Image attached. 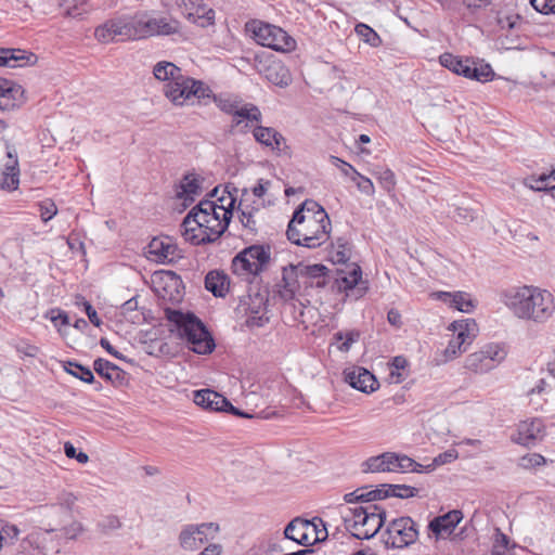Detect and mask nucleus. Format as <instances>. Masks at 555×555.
Returning <instances> with one entry per match:
<instances>
[{"mask_svg": "<svg viewBox=\"0 0 555 555\" xmlns=\"http://www.w3.org/2000/svg\"><path fill=\"white\" fill-rule=\"evenodd\" d=\"M459 454H457V451L454 450V449H450L443 453H440L439 455H437L434 460H433V463L428 464L427 466H425V469L427 472H430L433 470L436 466H440V465H444L447 463H451L453 461H455L457 459Z\"/></svg>", "mask_w": 555, "mask_h": 555, "instance_id": "51", "label": "nucleus"}, {"mask_svg": "<svg viewBox=\"0 0 555 555\" xmlns=\"http://www.w3.org/2000/svg\"><path fill=\"white\" fill-rule=\"evenodd\" d=\"M269 147L278 152L280 155L291 154V149L286 144V139L278 131L275 132V138L272 139L271 145Z\"/></svg>", "mask_w": 555, "mask_h": 555, "instance_id": "58", "label": "nucleus"}, {"mask_svg": "<svg viewBox=\"0 0 555 555\" xmlns=\"http://www.w3.org/2000/svg\"><path fill=\"white\" fill-rule=\"evenodd\" d=\"M376 178L386 191H391L396 185L395 173L388 168L376 172Z\"/></svg>", "mask_w": 555, "mask_h": 555, "instance_id": "55", "label": "nucleus"}, {"mask_svg": "<svg viewBox=\"0 0 555 555\" xmlns=\"http://www.w3.org/2000/svg\"><path fill=\"white\" fill-rule=\"evenodd\" d=\"M498 23L503 30H513L519 27L521 18L518 14H499Z\"/></svg>", "mask_w": 555, "mask_h": 555, "instance_id": "52", "label": "nucleus"}, {"mask_svg": "<svg viewBox=\"0 0 555 555\" xmlns=\"http://www.w3.org/2000/svg\"><path fill=\"white\" fill-rule=\"evenodd\" d=\"M229 276L223 271H209L205 278V288L216 297H224L229 292Z\"/></svg>", "mask_w": 555, "mask_h": 555, "instance_id": "28", "label": "nucleus"}, {"mask_svg": "<svg viewBox=\"0 0 555 555\" xmlns=\"http://www.w3.org/2000/svg\"><path fill=\"white\" fill-rule=\"evenodd\" d=\"M331 259L334 263H346L351 257V246L349 242L339 237L332 244L330 251Z\"/></svg>", "mask_w": 555, "mask_h": 555, "instance_id": "37", "label": "nucleus"}, {"mask_svg": "<svg viewBox=\"0 0 555 555\" xmlns=\"http://www.w3.org/2000/svg\"><path fill=\"white\" fill-rule=\"evenodd\" d=\"M247 28L257 43L275 51H291L296 46L295 40L278 26L254 21L247 25Z\"/></svg>", "mask_w": 555, "mask_h": 555, "instance_id": "10", "label": "nucleus"}, {"mask_svg": "<svg viewBox=\"0 0 555 555\" xmlns=\"http://www.w3.org/2000/svg\"><path fill=\"white\" fill-rule=\"evenodd\" d=\"M522 184L535 192L550 191V185L547 182H542L539 180V177H528L522 180Z\"/></svg>", "mask_w": 555, "mask_h": 555, "instance_id": "62", "label": "nucleus"}, {"mask_svg": "<svg viewBox=\"0 0 555 555\" xmlns=\"http://www.w3.org/2000/svg\"><path fill=\"white\" fill-rule=\"evenodd\" d=\"M76 306L81 308L89 321L96 327H99L101 324H102V321L101 319L98 317V313H96V310L93 308V306L88 301L86 300L82 296H78L76 298Z\"/></svg>", "mask_w": 555, "mask_h": 555, "instance_id": "48", "label": "nucleus"}, {"mask_svg": "<svg viewBox=\"0 0 555 555\" xmlns=\"http://www.w3.org/2000/svg\"><path fill=\"white\" fill-rule=\"evenodd\" d=\"M545 464V459L541 454H527L520 459V466L524 468H532Z\"/></svg>", "mask_w": 555, "mask_h": 555, "instance_id": "59", "label": "nucleus"}, {"mask_svg": "<svg viewBox=\"0 0 555 555\" xmlns=\"http://www.w3.org/2000/svg\"><path fill=\"white\" fill-rule=\"evenodd\" d=\"M439 62L454 74L479 82L491 81L494 77V72L489 64L476 63L469 59H462L451 53L441 54Z\"/></svg>", "mask_w": 555, "mask_h": 555, "instance_id": "7", "label": "nucleus"}, {"mask_svg": "<svg viewBox=\"0 0 555 555\" xmlns=\"http://www.w3.org/2000/svg\"><path fill=\"white\" fill-rule=\"evenodd\" d=\"M193 401L198 406L211 411L227 410L229 404V400L225 397L211 389L194 391Z\"/></svg>", "mask_w": 555, "mask_h": 555, "instance_id": "26", "label": "nucleus"}, {"mask_svg": "<svg viewBox=\"0 0 555 555\" xmlns=\"http://www.w3.org/2000/svg\"><path fill=\"white\" fill-rule=\"evenodd\" d=\"M385 492L388 493L389 496H396L400 499H409L417 495L418 489L405 486V485H384Z\"/></svg>", "mask_w": 555, "mask_h": 555, "instance_id": "42", "label": "nucleus"}, {"mask_svg": "<svg viewBox=\"0 0 555 555\" xmlns=\"http://www.w3.org/2000/svg\"><path fill=\"white\" fill-rule=\"evenodd\" d=\"M425 468L423 465L415 462L413 459L406 455L398 454V470L401 472H422Z\"/></svg>", "mask_w": 555, "mask_h": 555, "instance_id": "54", "label": "nucleus"}, {"mask_svg": "<svg viewBox=\"0 0 555 555\" xmlns=\"http://www.w3.org/2000/svg\"><path fill=\"white\" fill-rule=\"evenodd\" d=\"M465 350L462 348V346L457 343L455 337L453 336L452 339H450L448 346L443 350V359L442 362L451 361L457 357H460L462 353H464Z\"/></svg>", "mask_w": 555, "mask_h": 555, "instance_id": "53", "label": "nucleus"}, {"mask_svg": "<svg viewBox=\"0 0 555 555\" xmlns=\"http://www.w3.org/2000/svg\"><path fill=\"white\" fill-rule=\"evenodd\" d=\"M93 370L102 378L111 382L118 380L125 375V372L119 366L103 358L94 360Z\"/></svg>", "mask_w": 555, "mask_h": 555, "instance_id": "32", "label": "nucleus"}, {"mask_svg": "<svg viewBox=\"0 0 555 555\" xmlns=\"http://www.w3.org/2000/svg\"><path fill=\"white\" fill-rule=\"evenodd\" d=\"M452 218L460 223H467L475 219L474 210L465 207H456Z\"/></svg>", "mask_w": 555, "mask_h": 555, "instance_id": "63", "label": "nucleus"}, {"mask_svg": "<svg viewBox=\"0 0 555 555\" xmlns=\"http://www.w3.org/2000/svg\"><path fill=\"white\" fill-rule=\"evenodd\" d=\"M270 260L269 248L261 245H253L240 254H237L232 260L233 273L248 278L249 275H256L261 272Z\"/></svg>", "mask_w": 555, "mask_h": 555, "instance_id": "9", "label": "nucleus"}, {"mask_svg": "<svg viewBox=\"0 0 555 555\" xmlns=\"http://www.w3.org/2000/svg\"><path fill=\"white\" fill-rule=\"evenodd\" d=\"M210 87L203 80L181 74L175 82L164 85L166 98L176 106H207Z\"/></svg>", "mask_w": 555, "mask_h": 555, "instance_id": "6", "label": "nucleus"}, {"mask_svg": "<svg viewBox=\"0 0 555 555\" xmlns=\"http://www.w3.org/2000/svg\"><path fill=\"white\" fill-rule=\"evenodd\" d=\"M544 436V424L540 418L520 422L513 441L526 447L534 446Z\"/></svg>", "mask_w": 555, "mask_h": 555, "instance_id": "21", "label": "nucleus"}, {"mask_svg": "<svg viewBox=\"0 0 555 555\" xmlns=\"http://www.w3.org/2000/svg\"><path fill=\"white\" fill-rule=\"evenodd\" d=\"M179 189L177 192L178 197L183 198L185 202H193L201 192V181L195 175H186L182 179Z\"/></svg>", "mask_w": 555, "mask_h": 555, "instance_id": "33", "label": "nucleus"}, {"mask_svg": "<svg viewBox=\"0 0 555 555\" xmlns=\"http://www.w3.org/2000/svg\"><path fill=\"white\" fill-rule=\"evenodd\" d=\"M4 56L8 59L5 67H22L24 65L36 64L38 57L31 52H27L22 49H4Z\"/></svg>", "mask_w": 555, "mask_h": 555, "instance_id": "31", "label": "nucleus"}, {"mask_svg": "<svg viewBox=\"0 0 555 555\" xmlns=\"http://www.w3.org/2000/svg\"><path fill=\"white\" fill-rule=\"evenodd\" d=\"M363 473H384L387 472L385 459L383 454L377 456H371L362 464Z\"/></svg>", "mask_w": 555, "mask_h": 555, "instance_id": "47", "label": "nucleus"}, {"mask_svg": "<svg viewBox=\"0 0 555 555\" xmlns=\"http://www.w3.org/2000/svg\"><path fill=\"white\" fill-rule=\"evenodd\" d=\"M433 296L464 313H470L476 308V301L465 292H437Z\"/></svg>", "mask_w": 555, "mask_h": 555, "instance_id": "24", "label": "nucleus"}, {"mask_svg": "<svg viewBox=\"0 0 555 555\" xmlns=\"http://www.w3.org/2000/svg\"><path fill=\"white\" fill-rule=\"evenodd\" d=\"M64 453L68 459H75L80 464H86L89 461V456L83 451H77L72 442L64 443Z\"/></svg>", "mask_w": 555, "mask_h": 555, "instance_id": "56", "label": "nucleus"}, {"mask_svg": "<svg viewBox=\"0 0 555 555\" xmlns=\"http://www.w3.org/2000/svg\"><path fill=\"white\" fill-rule=\"evenodd\" d=\"M114 23L113 34L116 35V40H135L139 34V20L137 13L133 15L122 14L112 18Z\"/></svg>", "mask_w": 555, "mask_h": 555, "instance_id": "23", "label": "nucleus"}, {"mask_svg": "<svg viewBox=\"0 0 555 555\" xmlns=\"http://www.w3.org/2000/svg\"><path fill=\"white\" fill-rule=\"evenodd\" d=\"M165 314L171 324L170 332L183 340L193 352L208 354L214 351L216 345L212 336L194 313L165 308Z\"/></svg>", "mask_w": 555, "mask_h": 555, "instance_id": "4", "label": "nucleus"}, {"mask_svg": "<svg viewBox=\"0 0 555 555\" xmlns=\"http://www.w3.org/2000/svg\"><path fill=\"white\" fill-rule=\"evenodd\" d=\"M8 162L4 169L0 172V190L15 191L20 185V165L17 152L14 145L5 141Z\"/></svg>", "mask_w": 555, "mask_h": 555, "instance_id": "17", "label": "nucleus"}, {"mask_svg": "<svg viewBox=\"0 0 555 555\" xmlns=\"http://www.w3.org/2000/svg\"><path fill=\"white\" fill-rule=\"evenodd\" d=\"M339 287L345 291L354 292L356 297H361L367 291L366 283L362 281V271L354 266L346 275L340 279Z\"/></svg>", "mask_w": 555, "mask_h": 555, "instance_id": "29", "label": "nucleus"}, {"mask_svg": "<svg viewBox=\"0 0 555 555\" xmlns=\"http://www.w3.org/2000/svg\"><path fill=\"white\" fill-rule=\"evenodd\" d=\"M238 218L242 224L250 231H256L259 219V209L241 202L238 205Z\"/></svg>", "mask_w": 555, "mask_h": 555, "instance_id": "39", "label": "nucleus"}, {"mask_svg": "<svg viewBox=\"0 0 555 555\" xmlns=\"http://www.w3.org/2000/svg\"><path fill=\"white\" fill-rule=\"evenodd\" d=\"M340 513L346 530L359 540L373 538L386 519V509L377 504L344 507Z\"/></svg>", "mask_w": 555, "mask_h": 555, "instance_id": "5", "label": "nucleus"}, {"mask_svg": "<svg viewBox=\"0 0 555 555\" xmlns=\"http://www.w3.org/2000/svg\"><path fill=\"white\" fill-rule=\"evenodd\" d=\"M141 351L153 357L173 354L169 344L162 338H151L150 341L141 340Z\"/></svg>", "mask_w": 555, "mask_h": 555, "instance_id": "35", "label": "nucleus"}, {"mask_svg": "<svg viewBox=\"0 0 555 555\" xmlns=\"http://www.w3.org/2000/svg\"><path fill=\"white\" fill-rule=\"evenodd\" d=\"M462 518L463 514L461 511H450L431 519L428 524V530L435 535L436 540L446 539L454 531Z\"/></svg>", "mask_w": 555, "mask_h": 555, "instance_id": "20", "label": "nucleus"}, {"mask_svg": "<svg viewBox=\"0 0 555 555\" xmlns=\"http://www.w3.org/2000/svg\"><path fill=\"white\" fill-rule=\"evenodd\" d=\"M359 337L360 333L357 331H349L347 333L337 332L334 335L336 341H341V344L337 346V349L343 352L349 351L352 344L357 341Z\"/></svg>", "mask_w": 555, "mask_h": 555, "instance_id": "45", "label": "nucleus"}, {"mask_svg": "<svg viewBox=\"0 0 555 555\" xmlns=\"http://www.w3.org/2000/svg\"><path fill=\"white\" fill-rule=\"evenodd\" d=\"M186 18L205 28L215 23V11L210 8H206V5H198L195 9V12L189 13L186 15Z\"/></svg>", "mask_w": 555, "mask_h": 555, "instance_id": "38", "label": "nucleus"}, {"mask_svg": "<svg viewBox=\"0 0 555 555\" xmlns=\"http://www.w3.org/2000/svg\"><path fill=\"white\" fill-rule=\"evenodd\" d=\"M358 490L360 495V503H369L370 505L373 501L388 498V493L384 490V485H380L373 490H369L366 487L358 488Z\"/></svg>", "mask_w": 555, "mask_h": 555, "instance_id": "44", "label": "nucleus"}, {"mask_svg": "<svg viewBox=\"0 0 555 555\" xmlns=\"http://www.w3.org/2000/svg\"><path fill=\"white\" fill-rule=\"evenodd\" d=\"M354 182L357 183V186L360 192H362L369 196H372L374 194L375 188H374V184L371 181V179H369L360 173V177H357V181H354Z\"/></svg>", "mask_w": 555, "mask_h": 555, "instance_id": "64", "label": "nucleus"}, {"mask_svg": "<svg viewBox=\"0 0 555 555\" xmlns=\"http://www.w3.org/2000/svg\"><path fill=\"white\" fill-rule=\"evenodd\" d=\"M502 302L515 318L535 324H544L555 314V296L548 289L534 285L505 291Z\"/></svg>", "mask_w": 555, "mask_h": 555, "instance_id": "3", "label": "nucleus"}, {"mask_svg": "<svg viewBox=\"0 0 555 555\" xmlns=\"http://www.w3.org/2000/svg\"><path fill=\"white\" fill-rule=\"evenodd\" d=\"M382 537L386 547L402 548L417 540V525L408 516L396 518L389 522Z\"/></svg>", "mask_w": 555, "mask_h": 555, "instance_id": "12", "label": "nucleus"}, {"mask_svg": "<svg viewBox=\"0 0 555 555\" xmlns=\"http://www.w3.org/2000/svg\"><path fill=\"white\" fill-rule=\"evenodd\" d=\"M39 207L40 217L43 222L50 221L57 214L56 205L51 201L40 203Z\"/></svg>", "mask_w": 555, "mask_h": 555, "instance_id": "60", "label": "nucleus"}, {"mask_svg": "<svg viewBox=\"0 0 555 555\" xmlns=\"http://www.w3.org/2000/svg\"><path fill=\"white\" fill-rule=\"evenodd\" d=\"M146 260L155 263H172L181 258V250L169 236H156L145 247Z\"/></svg>", "mask_w": 555, "mask_h": 555, "instance_id": "13", "label": "nucleus"}, {"mask_svg": "<svg viewBox=\"0 0 555 555\" xmlns=\"http://www.w3.org/2000/svg\"><path fill=\"white\" fill-rule=\"evenodd\" d=\"M114 23L113 20H108L104 24L98 26L94 30V37L101 42H108L116 39V35L113 34Z\"/></svg>", "mask_w": 555, "mask_h": 555, "instance_id": "49", "label": "nucleus"}, {"mask_svg": "<svg viewBox=\"0 0 555 555\" xmlns=\"http://www.w3.org/2000/svg\"><path fill=\"white\" fill-rule=\"evenodd\" d=\"M234 198L229 205H218L212 201H202L193 207L181 223V234L193 245H204L217 241L227 230L232 217Z\"/></svg>", "mask_w": 555, "mask_h": 555, "instance_id": "1", "label": "nucleus"}, {"mask_svg": "<svg viewBox=\"0 0 555 555\" xmlns=\"http://www.w3.org/2000/svg\"><path fill=\"white\" fill-rule=\"evenodd\" d=\"M449 328L454 332L455 339L465 351L472 345L478 331L477 323L474 319L454 321Z\"/></svg>", "mask_w": 555, "mask_h": 555, "instance_id": "25", "label": "nucleus"}, {"mask_svg": "<svg viewBox=\"0 0 555 555\" xmlns=\"http://www.w3.org/2000/svg\"><path fill=\"white\" fill-rule=\"evenodd\" d=\"M23 90L20 85L4 78H0V109H9L15 105L18 95Z\"/></svg>", "mask_w": 555, "mask_h": 555, "instance_id": "30", "label": "nucleus"}, {"mask_svg": "<svg viewBox=\"0 0 555 555\" xmlns=\"http://www.w3.org/2000/svg\"><path fill=\"white\" fill-rule=\"evenodd\" d=\"M356 33L362 38V40L369 43L371 47H378L382 43V39L378 34L365 24H358L356 26Z\"/></svg>", "mask_w": 555, "mask_h": 555, "instance_id": "43", "label": "nucleus"}, {"mask_svg": "<svg viewBox=\"0 0 555 555\" xmlns=\"http://www.w3.org/2000/svg\"><path fill=\"white\" fill-rule=\"evenodd\" d=\"M331 229L325 209L315 201L307 199L294 212L286 235L293 244L313 249L330 238Z\"/></svg>", "mask_w": 555, "mask_h": 555, "instance_id": "2", "label": "nucleus"}, {"mask_svg": "<svg viewBox=\"0 0 555 555\" xmlns=\"http://www.w3.org/2000/svg\"><path fill=\"white\" fill-rule=\"evenodd\" d=\"M63 369L66 373L73 375L76 378H79L85 383L91 384L94 382L93 372L88 366H85L76 361H65Z\"/></svg>", "mask_w": 555, "mask_h": 555, "instance_id": "40", "label": "nucleus"}, {"mask_svg": "<svg viewBox=\"0 0 555 555\" xmlns=\"http://www.w3.org/2000/svg\"><path fill=\"white\" fill-rule=\"evenodd\" d=\"M330 160L334 166L339 168L344 176L349 177L352 181H357V177H360V172H358L352 165L340 159L339 157L332 155Z\"/></svg>", "mask_w": 555, "mask_h": 555, "instance_id": "50", "label": "nucleus"}, {"mask_svg": "<svg viewBox=\"0 0 555 555\" xmlns=\"http://www.w3.org/2000/svg\"><path fill=\"white\" fill-rule=\"evenodd\" d=\"M275 132L276 130L274 128L262 126H257L253 130L255 140L268 147L271 145L272 139L275 138Z\"/></svg>", "mask_w": 555, "mask_h": 555, "instance_id": "46", "label": "nucleus"}, {"mask_svg": "<svg viewBox=\"0 0 555 555\" xmlns=\"http://www.w3.org/2000/svg\"><path fill=\"white\" fill-rule=\"evenodd\" d=\"M233 116L237 117V118L247 119L248 121H256V122H259L262 119V114H261L260 109L251 103L244 104V105L238 104Z\"/></svg>", "mask_w": 555, "mask_h": 555, "instance_id": "41", "label": "nucleus"}, {"mask_svg": "<svg viewBox=\"0 0 555 555\" xmlns=\"http://www.w3.org/2000/svg\"><path fill=\"white\" fill-rule=\"evenodd\" d=\"M211 102H214L221 112L229 115H234V112L238 103H241L236 98L230 95L215 94L210 89L207 105H209Z\"/></svg>", "mask_w": 555, "mask_h": 555, "instance_id": "36", "label": "nucleus"}, {"mask_svg": "<svg viewBox=\"0 0 555 555\" xmlns=\"http://www.w3.org/2000/svg\"><path fill=\"white\" fill-rule=\"evenodd\" d=\"M506 356L507 350L504 345L490 343L468 354L465 358L464 367L475 374H486L500 365Z\"/></svg>", "mask_w": 555, "mask_h": 555, "instance_id": "8", "label": "nucleus"}, {"mask_svg": "<svg viewBox=\"0 0 555 555\" xmlns=\"http://www.w3.org/2000/svg\"><path fill=\"white\" fill-rule=\"evenodd\" d=\"M284 535L300 545L310 546L317 542L324 540L318 535L317 524L314 520H306L301 518L293 519L285 528Z\"/></svg>", "mask_w": 555, "mask_h": 555, "instance_id": "15", "label": "nucleus"}, {"mask_svg": "<svg viewBox=\"0 0 555 555\" xmlns=\"http://www.w3.org/2000/svg\"><path fill=\"white\" fill-rule=\"evenodd\" d=\"M182 69L171 62H158L154 68L153 74L156 79L167 82H175L176 78L182 74Z\"/></svg>", "mask_w": 555, "mask_h": 555, "instance_id": "34", "label": "nucleus"}, {"mask_svg": "<svg viewBox=\"0 0 555 555\" xmlns=\"http://www.w3.org/2000/svg\"><path fill=\"white\" fill-rule=\"evenodd\" d=\"M218 530L219 526L215 522L188 525L180 532V545L184 550L195 551L209 539H214Z\"/></svg>", "mask_w": 555, "mask_h": 555, "instance_id": "14", "label": "nucleus"}, {"mask_svg": "<svg viewBox=\"0 0 555 555\" xmlns=\"http://www.w3.org/2000/svg\"><path fill=\"white\" fill-rule=\"evenodd\" d=\"M508 544H509L508 537L498 529L496 533H495L494 544H493L495 554H498V555L504 554L508 548Z\"/></svg>", "mask_w": 555, "mask_h": 555, "instance_id": "61", "label": "nucleus"}, {"mask_svg": "<svg viewBox=\"0 0 555 555\" xmlns=\"http://www.w3.org/2000/svg\"><path fill=\"white\" fill-rule=\"evenodd\" d=\"M147 283L154 294L164 302L178 304L183 299V282L173 271H155Z\"/></svg>", "mask_w": 555, "mask_h": 555, "instance_id": "11", "label": "nucleus"}, {"mask_svg": "<svg viewBox=\"0 0 555 555\" xmlns=\"http://www.w3.org/2000/svg\"><path fill=\"white\" fill-rule=\"evenodd\" d=\"M47 318L50 319V321L57 326L60 325H68L69 324V317L67 312L60 308H53L47 313Z\"/></svg>", "mask_w": 555, "mask_h": 555, "instance_id": "57", "label": "nucleus"}, {"mask_svg": "<svg viewBox=\"0 0 555 555\" xmlns=\"http://www.w3.org/2000/svg\"><path fill=\"white\" fill-rule=\"evenodd\" d=\"M264 77L274 86L285 88L291 85L292 76L288 68L280 61H272L264 70Z\"/></svg>", "mask_w": 555, "mask_h": 555, "instance_id": "27", "label": "nucleus"}, {"mask_svg": "<svg viewBox=\"0 0 555 555\" xmlns=\"http://www.w3.org/2000/svg\"><path fill=\"white\" fill-rule=\"evenodd\" d=\"M279 295L285 300H293L297 295H304L301 278L299 275V263L289 264L283 269Z\"/></svg>", "mask_w": 555, "mask_h": 555, "instance_id": "19", "label": "nucleus"}, {"mask_svg": "<svg viewBox=\"0 0 555 555\" xmlns=\"http://www.w3.org/2000/svg\"><path fill=\"white\" fill-rule=\"evenodd\" d=\"M330 270L321 263H299V275L301 278L304 295H309L312 288H323L328 282Z\"/></svg>", "mask_w": 555, "mask_h": 555, "instance_id": "16", "label": "nucleus"}, {"mask_svg": "<svg viewBox=\"0 0 555 555\" xmlns=\"http://www.w3.org/2000/svg\"><path fill=\"white\" fill-rule=\"evenodd\" d=\"M178 35L185 38L181 30V24L175 18L158 17L141 22V37Z\"/></svg>", "mask_w": 555, "mask_h": 555, "instance_id": "18", "label": "nucleus"}, {"mask_svg": "<svg viewBox=\"0 0 555 555\" xmlns=\"http://www.w3.org/2000/svg\"><path fill=\"white\" fill-rule=\"evenodd\" d=\"M345 380L354 389L372 392L378 387L375 376L363 367H352L345 371Z\"/></svg>", "mask_w": 555, "mask_h": 555, "instance_id": "22", "label": "nucleus"}]
</instances>
